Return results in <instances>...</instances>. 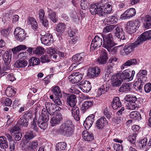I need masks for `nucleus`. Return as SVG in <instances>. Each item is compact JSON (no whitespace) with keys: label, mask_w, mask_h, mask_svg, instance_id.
<instances>
[{"label":"nucleus","mask_w":151,"mask_h":151,"mask_svg":"<svg viewBox=\"0 0 151 151\" xmlns=\"http://www.w3.org/2000/svg\"><path fill=\"white\" fill-rule=\"evenodd\" d=\"M74 131V128L72 122L67 121L62 124L60 126L59 132L61 135L67 137L71 136Z\"/></svg>","instance_id":"1"},{"label":"nucleus","mask_w":151,"mask_h":151,"mask_svg":"<svg viewBox=\"0 0 151 151\" xmlns=\"http://www.w3.org/2000/svg\"><path fill=\"white\" fill-rule=\"evenodd\" d=\"M102 37L103 39V47L106 49L109 52H110L111 49L115 45L112 34L110 33L106 35H102Z\"/></svg>","instance_id":"2"},{"label":"nucleus","mask_w":151,"mask_h":151,"mask_svg":"<svg viewBox=\"0 0 151 151\" xmlns=\"http://www.w3.org/2000/svg\"><path fill=\"white\" fill-rule=\"evenodd\" d=\"M50 118L49 114L46 109H43L42 111V116L38 120V126L43 130L46 129L47 126V122Z\"/></svg>","instance_id":"3"},{"label":"nucleus","mask_w":151,"mask_h":151,"mask_svg":"<svg viewBox=\"0 0 151 151\" xmlns=\"http://www.w3.org/2000/svg\"><path fill=\"white\" fill-rule=\"evenodd\" d=\"M46 109H46L50 115H53L57 113L58 111H59L61 108L59 107L56 106L55 104L50 102H46L45 103Z\"/></svg>","instance_id":"4"},{"label":"nucleus","mask_w":151,"mask_h":151,"mask_svg":"<svg viewBox=\"0 0 151 151\" xmlns=\"http://www.w3.org/2000/svg\"><path fill=\"white\" fill-rule=\"evenodd\" d=\"M14 34L16 39L20 42L23 41L26 37V34L24 30L19 27L15 29Z\"/></svg>","instance_id":"5"},{"label":"nucleus","mask_w":151,"mask_h":151,"mask_svg":"<svg viewBox=\"0 0 151 151\" xmlns=\"http://www.w3.org/2000/svg\"><path fill=\"white\" fill-rule=\"evenodd\" d=\"M127 32L131 34L136 31V28L139 27L140 24L139 21L136 20L134 21H130L127 22Z\"/></svg>","instance_id":"6"},{"label":"nucleus","mask_w":151,"mask_h":151,"mask_svg":"<svg viewBox=\"0 0 151 151\" xmlns=\"http://www.w3.org/2000/svg\"><path fill=\"white\" fill-rule=\"evenodd\" d=\"M135 73L134 70L131 72L128 70H124L121 75L120 77L123 80L130 81L132 80Z\"/></svg>","instance_id":"7"},{"label":"nucleus","mask_w":151,"mask_h":151,"mask_svg":"<svg viewBox=\"0 0 151 151\" xmlns=\"http://www.w3.org/2000/svg\"><path fill=\"white\" fill-rule=\"evenodd\" d=\"M2 57L5 65L3 68L4 70L5 71L7 70L10 68L9 65L11 61V54L8 51H6L4 53Z\"/></svg>","instance_id":"8"},{"label":"nucleus","mask_w":151,"mask_h":151,"mask_svg":"<svg viewBox=\"0 0 151 151\" xmlns=\"http://www.w3.org/2000/svg\"><path fill=\"white\" fill-rule=\"evenodd\" d=\"M83 75L80 73H73L68 77L69 81L73 83H77L80 81L83 78Z\"/></svg>","instance_id":"9"},{"label":"nucleus","mask_w":151,"mask_h":151,"mask_svg":"<svg viewBox=\"0 0 151 151\" xmlns=\"http://www.w3.org/2000/svg\"><path fill=\"white\" fill-rule=\"evenodd\" d=\"M102 40L101 38L98 36L95 37L91 45V50L93 51L94 50L100 47L101 45Z\"/></svg>","instance_id":"10"},{"label":"nucleus","mask_w":151,"mask_h":151,"mask_svg":"<svg viewBox=\"0 0 151 151\" xmlns=\"http://www.w3.org/2000/svg\"><path fill=\"white\" fill-rule=\"evenodd\" d=\"M136 42L129 44L125 45L123 49L124 55H128L134 51V48L137 47Z\"/></svg>","instance_id":"11"},{"label":"nucleus","mask_w":151,"mask_h":151,"mask_svg":"<svg viewBox=\"0 0 151 151\" xmlns=\"http://www.w3.org/2000/svg\"><path fill=\"white\" fill-rule=\"evenodd\" d=\"M42 43L45 45H49L53 42V39L51 34L49 33L42 35L40 38Z\"/></svg>","instance_id":"12"},{"label":"nucleus","mask_w":151,"mask_h":151,"mask_svg":"<svg viewBox=\"0 0 151 151\" xmlns=\"http://www.w3.org/2000/svg\"><path fill=\"white\" fill-rule=\"evenodd\" d=\"M100 71V69L99 67H94L89 69L87 75L90 78H93L98 76Z\"/></svg>","instance_id":"13"},{"label":"nucleus","mask_w":151,"mask_h":151,"mask_svg":"<svg viewBox=\"0 0 151 151\" xmlns=\"http://www.w3.org/2000/svg\"><path fill=\"white\" fill-rule=\"evenodd\" d=\"M79 87L83 92L86 93L89 92L91 88L90 82L87 81L81 82Z\"/></svg>","instance_id":"14"},{"label":"nucleus","mask_w":151,"mask_h":151,"mask_svg":"<svg viewBox=\"0 0 151 151\" xmlns=\"http://www.w3.org/2000/svg\"><path fill=\"white\" fill-rule=\"evenodd\" d=\"M94 115L92 114L89 115L84 121L83 126L86 129H89L91 126L94 120Z\"/></svg>","instance_id":"15"},{"label":"nucleus","mask_w":151,"mask_h":151,"mask_svg":"<svg viewBox=\"0 0 151 151\" xmlns=\"http://www.w3.org/2000/svg\"><path fill=\"white\" fill-rule=\"evenodd\" d=\"M62 115L60 113H58L53 116L50 122L51 126L54 127L59 124L62 120Z\"/></svg>","instance_id":"16"},{"label":"nucleus","mask_w":151,"mask_h":151,"mask_svg":"<svg viewBox=\"0 0 151 151\" xmlns=\"http://www.w3.org/2000/svg\"><path fill=\"white\" fill-rule=\"evenodd\" d=\"M122 81L119 74L114 75L111 78V85L114 87H118L121 84Z\"/></svg>","instance_id":"17"},{"label":"nucleus","mask_w":151,"mask_h":151,"mask_svg":"<svg viewBox=\"0 0 151 151\" xmlns=\"http://www.w3.org/2000/svg\"><path fill=\"white\" fill-rule=\"evenodd\" d=\"M136 12L134 8H131L128 9L124 12L121 15V17L126 19H129L135 16Z\"/></svg>","instance_id":"18"},{"label":"nucleus","mask_w":151,"mask_h":151,"mask_svg":"<svg viewBox=\"0 0 151 151\" xmlns=\"http://www.w3.org/2000/svg\"><path fill=\"white\" fill-rule=\"evenodd\" d=\"M146 78H141V79H138L136 84L134 85V88L136 91L142 92L143 85L146 83Z\"/></svg>","instance_id":"19"},{"label":"nucleus","mask_w":151,"mask_h":151,"mask_svg":"<svg viewBox=\"0 0 151 151\" xmlns=\"http://www.w3.org/2000/svg\"><path fill=\"white\" fill-rule=\"evenodd\" d=\"M108 122L105 118L101 117L96 122V127L98 129H102L108 124Z\"/></svg>","instance_id":"20"},{"label":"nucleus","mask_w":151,"mask_h":151,"mask_svg":"<svg viewBox=\"0 0 151 151\" xmlns=\"http://www.w3.org/2000/svg\"><path fill=\"white\" fill-rule=\"evenodd\" d=\"M108 59L106 51L104 49L102 51L99 57L97 59V61L100 64H104L106 63Z\"/></svg>","instance_id":"21"},{"label":"nucleus","mask_w":151,"mask_h":151,"mask_svg":"<svg viewBox=\"0 0 151 151\" xmlns=\"http://www.w3.org/2000/svg\"><path fill=\"white\" fill-rule=\"evenodd\" d=\"M67 102L71 107H73L76 105L77 102L76 97L74 94L68 95L66 98Z\"/></svg>","instance_id":"22"},{"label":"nucleus","mask_w":151,"mask_h":151,"mask_svg":"<svg viewBox=\"0 0 151 151\" xmlns=\"http://www.w3.org/2000/svg\"><path fill=\"white\" fill-rule=\"evenodd\" d=\"M109 88V86L108 84L102 85L98 89L96 92L97 96L99 97L102 94L105 93L108 91Z\"/></svg>","instance_id":"23"},{"label":"nucleus","mask_w":151,"mask_h":151,"mask_svg":"<svg viewBox=\"0 0 151 151\" xmlns=\"http://www.w3.org/2000/svg\"><path fill=\"white\" fill-rule=\"evenodd\" d=\"M71 107L72 108L71 110V112L73 116L76 120H79L80 119V116L78 107L77 106H75Z\"/></svg>","instance_id":"24"},{"label":"nucleus","mask_w":151,"mask_h":151,"mask_svg":"<svg viewBox=\"0 0 151 151\" xmlns=\"http://www.w3.org/2000/svg\"><path fill=\"white\" fill-rule=\"evenodd\" d=\"M111 105L113 108L115 110L122 106L121 103L118 97H116L113 99Z\"/></svg>","instance_id":"25"},{"label":"nucleus","mask_w":151,"mask_h":151,"mask_svg":"<svg viewBox=\"0 0 151 151\" xmlns=\"http://www.w3.org/2000/svg\"><path fill=\"white\" fill-rule=\"evenodd\" d=\"M137 64L136 60L133 58L127 60L121 66V68L122 69H124L126 67L135 65Z\"/></svg>","instance_id":"26"},{"label":"nucleus","mask_w":151,"mask_h":151,"mask_svg":"<svg viewBox=\"0 0 151 151\" xmlns=\"http://www.w3.org/2000/svg\"><path fill=\"white\" fill-rule=\"evenodd\" d=\"M83 138L86 141L91 142L93 139V136L92 134L88 132L87 131H84L82 132Z\"/></svg>","instance_id":"27"},{"label":"nucleus","mask_w":151,"mask_h":151,"mask_svg":"<svg viewBox=\"0 0 151 151\" xmlns=\"http://www.w3.org/2000/svg\"><path fill=\"white\" fill-rule=\"evenodd\" d=\"M117 59L115 57H112L109 60L107 63V70H110L115 65Z\"/></svg>","instance_id":"28"},{"label":"nucleus","mask_w":151,"mask_h":151,"mask_svg":"<svg viewBox=\"0 0 151 151\" xmlns=\"http://www.w3.org/2000/svg\"><path fill=\"white\" fill-rule=\"evenodd\" d=\"M0 147L4 149L8 148V145L6 138L4 136L0 137Z\"/></svg>","instance_id":"29"},{"label":"nucleus","mask_w":151,"mask_h":151,"mask_svg":"<svg viewBox=\"0 0 151 151\" xmlns=\"http://www.w3.org/2000/svg\"><path fill=\"white\" fill-rule=\"evenodd\" d=\"M102 8L106 14L110 13L112 11V6L108 2L103 3L102 4Z\"/></svg>","instance_id":"30"},{"label":"nucleus","mask_w":151,"mask_h":151,"mask_svg":"<svg viewBox=\"0 0 151 151\" xmlns=\"http://www.w3.org/2000/svg\"><path fill=\"white\" fill-rule=\"evenodd\" d=\"M47 12L48 13V17L54 22H56L58 18L56 13L51 9H48Z\"/></svg>","instance_id":"31"},{"label":"nucleus","mask_w":151,"mask_h":151,"mask_svg":"<svg viewBox=\"0 0 151 151\" xmlns=\"http://www.w3.org/2000/svg\"><path fill=\"white\" fill-rule=\"evenodd\" d=\"M27 62L23 60H18L15 63L14 66L17 68H24L27 65Z\"/></svg>","instance_id":"32"},{"label":"nucleus","mask_w":151,"mask_h":151,"mask_svg":"<svg viewBox=\"0 0 151 151\" xmlns=\"http://www.w3.org/2000/svg\"><path fill=\"white\" fill-rule=\"evenodd\" d=\"M93 104L92 101H86L83 103L82 105L81 109L83 111H85L91 107Z\"/></svg>","instance_id":"33"},{"label":"nucleus","mask_w":151,"mask_h":151,"mask_svg":"<svg viewBox=\"0 0 151 151\" xmlns=\"http://www.w3.org/2000/svg\"><path fill=\"white\" fill-rule=\"evenodd\" d=\"M130 90V85L129 84L127 83L123 84L119 89V91L120 92H127Z\"/></svg>","instance_id":"34"},{"label":"nucleus","mask_w":151,"mask_h":151,"mask_svg":"<svg viewBox=\"0 0 151 151\" xmlns=\"http://www.w3.org/2000/svg\"><path fill=\"white\" fill-rule=\"evenodd\" d=\"M28 21L29 24H31L32 28L34 30L37 28V24L36 20L32 17H28Z\"/></svg>","instance_id":"35"},{"label":"nucleus","mask_w":151,"mask_h":151,"mask_svg":"<svg viewBox=\"0 0 151 151\" xmlns=\"http://www.w3.org/2000/svg\"><path fill=\"white\" fill-rule=\"evenodd\" d=\"M125 100L128 103H131L137 102L139 99H137L135 96H133L130 95H127L124 98Z\"/></svg>","instance_id":"36"},{"label":"nucleus","mask_w":151,"mask_h":151,"mask_svg":"<svg viewBox=\"0 0 151 151\" xmlns=\"http://www.w3.org/2000/svg\"><path fill=\"white\" fill-rule=\"evenodd\" d=\"M130 117L132 119L139 120L141 119V116L140 113L136 111H133L129 115Z\"/></svg>","instance_id":"37"},{"label":"nucleus","mask_w":151,"mask_h":151,"mask_svg":"<svg viewBox=\"0 0 151 151\" xmlns=\"http://www.w3.org/2000/svg\"><path fill=\"white\" fill-rule=\"evenodd\" d=\"M117 20L116 17L114 16H111L104 20V23L105 24H109L110 23H114L116 22Z\"/></svg>","instance_id":"38"},{"label":"nucleus","mask_w":151,"mask_h":151,"mask_svg":"<svg viewBox=\"0 0 151 151\" xmlns=\"http://www.w3.org/2000/svg\"><path fill=\"white\" fill-rule=\"evenodd\" d=\"M18 125L20 126L22 128V127H27L28 125V121L27 120L24 118V117L22 116L18 120Z\"/></svg>","instance_id":"39"},{"label":"nucleus","mask_w":151,"mask_h":151,"mask_svg":"<svg viewBox=\"0 0 151 151\" xmlns=\"http://www.w3.org/2000/svg\"><path fill=\"white\" fill-rule=\"evenodd\" d=\"M65 23H60L57 25L55 30L58 32L63 33L65 31Z\"/></svg>","instance_id":"40"},{"label":"nucleus","mask_w":151,"mask_h":151,"mask_svg":"<svg viewBox=\"0 0 151 151\" xmlns=\"http://www.w3.org/2000/svg\"><path fill=\"white\" fill-rule=\"evenodd\" d=\"M34 137V136L32 131L30 130H28L24 136L25 139L27 141L32 139Z\"/></svg>","instance_id":"41"},{"label":"nucleus","mask_w":151,"mask_h":151,"mask_svg":"<svg viewBox=\"0 0 151 151\" xmlns=\"http://www.w3.org/2000/svg\"><path fill=\"white\" fill-rule=\"evenodd\" d=\"M147 71L146 70H140L138 73L137 75V77L138 79H141V78H146V81H147V77L146 76L147 74Z\"/></svg>","instance_id":"42"},{"label":"nucleus","mask_w":151,"mask_h":151,"mask_svg":"<svg viewBox=\"0 0 151 151\" xmlns=\"http://www.w3.org/2000/svg\"><path fill=\"white\" fill-rule=\"evenodd\" d=\"M52 90L57 97H61L62 93L60 91V89L58 86H56L54 87L52 89Z\"/></svg>","instance_id":"43"},{"label":"nucleus","mask_w":151,"mask_h":151,"mask_svg":"<svg viewBox=\"0 0 151 151\" xmlns=\"http://www.w3.org/2000/svg\"><path fill=\"white\" fill-rule=\"evenodd\" d=\"M83 55L82 53L77 54L72 57L73 60L74 61H81L83 60Z\"/></svg>","instance_id":"44"},{"label":"nucleus","mask_w":151,"mask_h":151,"mask_svg":"<svg viewBox=\"0 0 151 151\" xmlns=\"http://www.w3.org/2000/svg\"><path fill=\"white\" fill-rule=\"evenodd\" d=\"M99 7L95 4H92L90 6V11L93 15L96 14Z\"/></svg>","instance_id":"45"},{"label":"nucleus","mask_w":151,"mask_h":151,"mask_svg":"<svg viewBox=\"0 0 151 151\" xmlns=\"http://www.w3.org/2000/svg\"><path fill=\"white\" fill-rule=\"evenodd\" d=\"M66 147V144L64 142L58 143L56 145V150L57 151H60L65 149Z\"/></svg>","instance_id":"46"},{"label":"nucleus","mask_w":151,"mask_h":151,"mask_svg":"<svg viewBox=\"0 0 151 151\" xmlns=\"http://www.w3.org/2000/svg\"><path fill=\"white\" fill-rule=\"evenodd\" d=\"M29 62L31 65H37L40 63V61L39 58L33 57L30 59Z\"/></svg>","instance_id":"47"},{"label":"nucleus","mask_w":151,"mask_h":151,"mask_svg":"<svg viewBox=\"0 0 151 151\" xmlns=\"http://www.w3.org/2000/svg\"><path fill=\"white\" fill-rule=\"evenodd\" d=\"M147 39L146 38L145 36L144 35V33L142 34L138 38V40L137 41H135L134 42H136L137 44V46H138L139 44H140L141 42H145L146 40Z\"/></svg>","instance_id":"48"},{"label":"nucleus","mask_w":151,"mask_h":151,"mask_svg":"<svg viewBox=\"0 0 151 151\" xmlns=\"http://www.w3.org/2000/svg\"><path fill=\"white\" fill-rule=\"evenodd\" d=\"M45 52L44 49L43 48L38 47L33 51V53L38 55H41L43 54Z\"/></svg>","instance_id":"49"},{"label":"nucleus","mask_w":151,"mask_h":151,"mask_svg":"<svg viewBox=\"0 0 151 151\" xmlns=\"http://www.w3.org/2000/svg\"><path fill=\"white\" fill-rule=\"evenodd\" d=\"M147 144V139L146 138H144L141 140H140L139 142V147L140 148H143L146 146Z\"/></svg>","instance_id":"50"},{"label":"nucleus","mask_w":151,"mask_h":151,"mask_svg":"<svg viewBox=\"0 0 151 151\" xmlns=\"http://www.w3.org/2000/svg\"><path fill=\"white\" fill-rule=\"evenodd\" d=\"M27 48V47L25 45H20L12 49V51L13 52L16 53L17 52H19L22 50L26 49Z\"/></svg>","instance_id":"51"},{"label":"nucleus","mask_w":151,"mask_h":151,"mask_svg":"<svg viewBox=\"0 0 151 151\" xmlns=\"http://www.w3.org/2000/svg\"><path fill=\"white\" fill-rule=\"evenodd\" d=\"M115 27H116V25L114 24L107 26L104 29L103 32L106 33L111 32L115 28Z\"/></svg>","instance_id":"52"},{"label":"nucleus","mask_w":151,"mask_h":151,"mask_svg":"<svg viewBox=\"0 0 151 151\" xmlns=\"http://www.w3.org/2000/svg\"><path fill=\"white\" fill-rule=\"evenodd\" d=\"M145 28L148 29L151 28V16L147 15L146 18V22L145 25Z\"/></svg>","instance_id":"53"},{"label":"nucleus","mask_w":151,"mask_h":151,"mask_svg":"<svg viewBox=\"0 0 151 151\" xmlns=\"http://www.w3.org/2000/svg\"><path fill=\"white\" fill-rule=\"evenodd\" d=\"M105 10H104L102 8V5H101L98 9L96 14L100 16H104L106 14Z\"/></svg>","instance_id":"54"},{"label":"nucleus","mask_w":151,"mask_h":151,"mask_svg":"<svg viewBox=\"0 0 151 151\" xmlns=\"http://www.w3.org/2000/svg\"><path fill=\"white\" fill-rule=\"evenodd\" d=\"M88 4L86 0H81V6L82 9L85 10L88 6Z\"/></svg>","instance_id":"55"},{"label":"nucleus","mask_w":151,"mask_h":151,"mask_svg":"<svg viewBox=\"0 0 151 151\" xmlns=\"http://www.w3.org/2000/svg\"><path fill=\"white\" fill-rule=\"evenodd\" d=\"M22 116L24 117L28 121L29 119H32V113L30 112L27 111L25 112Z\"/></svg>","instance_id":"56"},{"label":"nucleus","mask_w":151,"mask_h":151,"mask_svg":"<svg viewBox=\"0 0 151 151\" xmlns=\"http://www.w3.org/2000/svg\"><path fill=\"white\" fill-rule=\"evenodd\" d=\"M128 105L127 106L128 109L134 110L137 107V104L136 103V102L128 103Z\"/></svg>","instance_id":"57"},{"label":"nucleus","mask_w":151,"mask_h":151,"mask_svg":"<svg viewBox=\"0 0 151 151\" xmlns=\"http://www.w3.org/2000/svg\"><path fill=\"white\" fill-rule=\"evenodd\" d=\"M144 89L146 93L150 92L151 91V83H146L144 87Z\"/></svg>","instance_id":"58"},{"label":"nucleus","mask_w":151,"mask_h":151,"mask_svg":"<svg viewBox=\"0 0 151 151\" xmlns=\"http://www.w3.org/2000/svg\"><path fill=\"white\" fill-rule=\"evenodd\" d=\"M10 29L9 28L3 29L0 31L1 33L4 36H8L10 32Z\"/></svg>","instance_id":"59"},{"label":"nucleus","mask_w":151,"mask_h":151,"mask_svg":"<svg viewBox=\"0 0 151 151\" xmlns=\"http://www.w3.org/2000/svg\"><path fill=\"white\" fill-rule=\"evenodd\" d=\"M137 134H135L134 135H133L132 137H130L128 140L130 142L132 145V146H133V147H134L135 145V144L136 141L135 137L137 136Z\"/></svg>","instance_id":"60"},{"label":"nucleus","mask_w":151,"mask_h":151,"mask_svg":"<svg viewBox=\"0 0 151 151\" xmlns=\"http://www.w3.org/2000/svg\"><path fill=\"white\" fill-rule=\"evenodd\" d=\"M115 35L118 38L120 39L121 40H124L126 39V37L124 31L120 32L119 34H117Z\"/></svg>","instance_id":"61"},{"label":"nucleus","mask_w":151,"mask_h":151,"mask_svg":"<svg viewBox=\"0 0 151 151\" xmlns=\"http://www.w3.org/2000/svg\"><path fill=\"white\" fill-rule=\"evenodd\" d=\"M115 31L114 32L115 35H116L117 34H119L120 32L123 31V28L120 26H118L116 25V27H115Z\"/></svg>","instance_id":"62"},{"label":"nucleus","mask_w":151,"mask_h":151,"mask_svg":"<svg viewBox=\"0 0 151 151\" xmlns=\"http://www.w3.org/2000/svg\"><path fill=\"white\" fill-rule=\"evenodd\" d=\"M37 120L33 119L32 122L31 123V128L32 129L35 130L36 132L38 131V128L37 127L36 122H37Z\"/></svg>","instance_id":"63"},{"label":"nucleus","mask_w":151,"mask_h":151,"mask_svg":"<svg viewBox=\"0 0 151 151\" xmlns=\"http://www.w3.org/2000/svg\"><path fill=\"white\" fill-rule=\"evenodd\" d=\"M38 146V142L37 141H33L30 144L29 148H31L32 149H34L36 148Z\"/></svg>","instance_id":"64"}]
</instances>
